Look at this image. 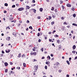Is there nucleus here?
<instances>
[{
  "label": "nucleus",
  "mask_w": 77,
  "mask_h": 77,
  "mask_svg": "<svg viewBox=\"0 0 77 77\" xmlns=\"http://www.w3.org/2000/svg\"><path fill=\"white\" fill-rule=\"evenodd\" d=\"M24 8H20L18 9V11H22L24 10Z\"/></svg>",
  "instance_id": "nucleus-1"
},
{
  "label": "nucleus",
  "mask_w": 77,
  "mask_h": 77,
  "mask_svg": "<svg viewBox=\"0 0 77 77\" xmlns=\"http://www.w3.org/2000/svg\"><path fill=\"white\" fill-rule=\"evenodd\" d=\"M76 48V46L75 45H73L72 47L73 50H75Z\"/></svg>",
  "instance_id": "nucleus-2"
},
{
  "label": "nucleus",
  "mask_w": 77,
  "mask_h": 77,
  "mask_svg": "<svg viewBox=\"0 0 77 77\" xmlns=\"http://www.w3.org/2000/svg\"><path fill=\"white\" fill-rule=\"evenodd\" d=\"M66 6H67V7H71V5L69 4L68 3L66 4Z\"/></svg>",
  "instance_id": "nucleus-3"
},
{
  "label": "nucleus",
  "mask_w": 77,
  "mask_h": 77,
  "mask_svg": "<svg viewBox=\"0 0 77 77\" xmlns=\"http://www.w3.org/2000/svg\"><path fill=\"white\" fill-rule=\"evenodd\" d=\"M4 64L5 66H7L8 65V63L7 62H5V63Z\"/></svg>",
  "instance_id": "nucleus-4"
},
{
  "label": "nucleus",
  "mask_w": 77,
  "mask_h": 77,
  "mask_svg": "<svg viewBox=\"0 0 77 77\" xmlns=\"http://www.w3.org/2000/svg\"><path fill=\"white\" fill-rule=\"evenodd\" d=\"M26 10H27L28 9H30V7H29V6L26 5Z\"/></svg>",
  "instance_id": "nucleus-5"
},
{
  "label": "nucleus",
  "mask_w": 77,
  "mask_h": 77,
  "mask_svg": "<svg viewBox=\"0 0 77 77\" xmlns=\"http://www.w3.org/2000/svg\"><path fill=\"white\" fill-rule=\"evenodd\" d=\"M59 64H60L59 63L57 62L56 63H55V65L57 66H58V65H59Z\"/></svg>",
  "instance_id": "nucleus-6"
},
{
  "label": "nucleus",
  "mask_w": 77,
  "mask_h": 77,
  "mask_svg": "<svg viewBox=\"0 0 77 77\" xmlns=\"http://www.w3.org/2000/svg\"><path fill=\"white\" fill-rule=\"evenodd\" d=\"M5 51L6 53H9L10 52V50H8L7 51L6 50Z\"/></svg>",
  "instance_id": "nucleus-7"
},
{
  "label": "nucleus",
  "mask_w": 77,
  "mask_h": 77,
  "mask_svg": "<svg viewBox=\"0 0 77 77\" xmlns=\"http://www.w3.org/2000/svg\"><path fill=\"white\" fill-rule=\"evenodd\" d=\"M39 11L40 12H42V11H43V8H40L39 9Z\"/></svg>",
  "instance_id": "nucleus-8"
},
{
  "label": "nucleus",
  "mask_w": 77,
  "mask_h": 77,
  "mask_svg": "<svg viewBox=\"0 0 77 77\" xmlns=\"http://www.w3.org/2000/svg\"><path fill=\"white\" fill-rule=\"evenodd\" d=\"M21 53H19L18 54V56H17L18 57H19V58H20V57H21Z\"/></svg>",
  "instance_id": "nucleus-9"
},
{
  "label": "nucleus",
  "mask_w": 77,
  "mask_h": 77,
  "mask_svg": "<svg viewBox=\"0 0 77 77\" xmlns=\"http://www.w3.org/2000/svg\"><path fill=\"white\" fill-rule=\"evenodd\" d=\"M72 25H73V26H76V27H77V24L75 23H73L72 24Z\"/></svg>",
  "instance_id": "nucleus-10"
},
{
  "label": "nucleus",
  "mask_w": 77,
  "mask_h": 77,
  "mask_svg": "<svg viewBox=\"0 0 77 77\" xmlns=\"http://www.w3.org/2000/svg\"><path fill=\"white\" fill-rule=\"evenodd\" d=\"M33 12H34L35 14H36V10L35 9H33Z\"/></svg>",
  "instance_id": "nucleus-11"
},
{
  "label": "nucleus",
  "mask_w": 77,
  "mask_h": 77,
  "mask_svg": "<svg viewBox=\"0 0 77 77\" xmlns=\"http://www.w3.org/2000/svg\"><path fill=\"white\" fill-rule=\"evenodd\" d=\"M23 66L24 67H26V63H23Z\"/></svg>",
  "instance_id": "nucleus-12"
},
{
  "label": "nucleus",
  "mask_w": 77,
  "mask_h": 77,
  "mask_svg": "<svg viewBox=\"0 0 77 77\" xmlns=\"http://www.w3.org/2000/svg\"><path fill=\"white\" fill-rule=\"evenodd\" d=\"M13 35H17V34L16 33V32H14L13 33Z\"/></svg>",
  "instance_id": "nucleus-13"
},
{
  "label": "nucleus",
  "mask_w": 77,
  "mask_h": 77,
  "mask_svg": "<svg viewBox=\"0 0 77 77\" xmlns=\"http://www.w3.org/2000/svg\"><path fill=\"white\" fill-rule=\"evenodd\" d=\"M45 63H46V64L48 65L49 64V63H50V61L46 62Z\"/></svg>",
  "instance_id": "nucleus-14"
},
{
  "label": "nucleus",
  "mask_w": 77,
  "mask_h": 77,
  "mask_svg": "<svg viewBox=\"0 0 77 77\" xmlns=\"http://www.w3.org/2000/svg\"><path fill=\"white\" fill-rule=\"evenodd\" d=\"M29 29H31V30H33V28H32V26H30L29 27Z\"/></svg>",
  "instance_id": "nucleus-15"
},
{
  "label": "nucleus",
  "mask_w": 77,
  "mask_h": 77,
  "mask_svg": "<svg viewBox=\"0 0 77 77\" xmlns=\"http://www.w3.org/2000/svg\"><path fill=\"white\" fill-rule=\"evenodd\" d=\"M54 36L55 38H56L57 37H59V35H54Z\"/></svg>",
  "instance_id": "nucleus-16"
},
{
  "label": "nucleus",
  "mask_w": 77,
  "mask_h": 77,
  "mask_svg": "<svg viewBox=\"0 0 77 77\" xmlns=\"http://www.w3.org/2000/svg\"><path fill=\"white\" fill-rule=\"evenodd\" d=\"M66 62L67 63V64H68V65H70V63H69V62L67 60L66 61Z\"/></svg>",
  "instance_id": "nucleus-17"
},
{
  "label": "nucleus",
  "mask_w": 77,
  "mask_h": 77,
  "mask_svg": "<svg viewBox=\"0 0 77 77\" xmlns=\"http://www.w3.org/2000/svg\"><path fill=\"white\" fill-rule=\"evenodd\" d=\"M38 69V65H37L35 68V69L36 70H37Z\"/></svg>",
  "instance_id": "nucleus-18"
},
{
  "label": "nucleus",
  "mask_w": 77,
  "mask_h": 77,
  "mask_svg": "<svg viewBox=\"0 0 77 77\" xmlns=\"http://www.w3.org/2000/svg\"><path fill=\"white\" fill-rule=\"evenodd\" d=\"M61 48V45H59V50H60V48Z\"/></svg>",
  "instance_id": "nucleus-19"
},
{
  "label": "nucleus",
  "mask_w": 77,
  "mask_h": 77,
  "mask_svg": "<svg viewBox=\"0 0 77 77\" xmlns=\"http://www.w3.org/2000/svg\"><path fill=\"white\" fill-rule=\"evenodd\" d=\"M5 6H8V4L7 3H5Z\"/></svg>",
  "instance_id": "nucleus-20"
},
{
  "label": "nucleus",
  "mask_w": 77,
  "mask_h": 77,
  "mask_svg": "<svg viewBox=\"0 0 77 77\" xmlns=\"http://www.w3.org/2000/svg\"><path fill=\"white\" fill-rule=\"evenodd\" d=\"M75 16H76V14H73V17H75Z\"/></svg>",
  "instance_id": "nucleus-21"
},
{
  "label": "nucleus",
  "mask_w": 77,
  "mask_h": 77,
  "mask_svg": "<svg viewBox=\"0 0 77 77\" xmlns=\"http://www.w3.org/2000/svg\"><path fill=\"white\" fill-rule=\"evenodd\" d=\"M33 54L34 56H36V52H34L33 53Z\"/></svg>",
  "instance_id": "nucleus-22"
},
{
  "label": "nucleus",
  "mask_w": 77,
  "mask_h": 77,
  "mask_svg": "<svg viewBox=\"0 0 77 77\" xmlns=\"http://www.w3.org/2000/svg\"><path fill=\"white\" fill-rule=\"evenodd\" d=\"M3 54H0V57H3Z\"/></svg>",
  "instance_id": "nucleus-23"
},
{
  "label": "nucleus",
  "mask_w": 77,
  "mask_h": 77,
  "mask_svg": "<svg viewBox=\"0 0 77 77\" xmlns=\"http://www.w3.org/2000/svg\"><path fill=\"white\" fill-rule=\"evenodd\" d=\"M43 36H44V37H45V39H47V37H45V35H44Z\"/></svg>",
  "instance_id": "nucleus-24"
},
{
  "label": "nucleus",
  "mask_w": 77,
  "mask_h": 77,
  "mask_svg": "<svg viewBox=\"0 0 77 77\" xmlns=\"http://www.w3.org/2000/svg\"><path fill=\"white\" fill-rule=\"evenodd\" d=\"M75 52H76L75 51H73L72 52V53H74V54H75Z\"/></svg>",
  "instance_id": "nucleus-25"
},
{
  "label": "nucleus",
  "mask_w": 77,
  "mask_h": 77,
  "mask_svg": "<svg viewBox=\"0 0 77 77\" xmlns=\"http://www.w3.org/2000/svg\"><path fill=\"white\" fill-rule=\"evenodd\" d=\"M14 19V17H12L11 18H10V20H11V21H12V20H13Z\"/></svg>",
  "instance_id": "nucleus-26"
},
{
  "label": "nucleus",
  "mask_w": 77,
  "mask_h": 77,
  "mask_svg": "<svg viewBox=\"0 0 77 77\" xmlns=\"http://www.w3.org/2000/svg\"><path fill=\"white\" fill-rule=\"evenodd\" d=\"M63 24H66V25H68V24H67V23H66V22H64Z\"/></svg>",
  "instance_id": "nucleus-27"
},
{
  "label": "nucleus",
  "mask_w": 77,
  "mask_h": 77,
  "mask_svg": "<svg viewBox=\"0 0 77 77\" xmlns=\"http://www.w3.org/2000/svg\"><path fill=\"white\" fill-rule=\"evenodd\" d=\"M10 39H11V37H8V41H10Z\"/></svg>",
  "instance_id": "nucleus-28"
},
{
  "label": "nucleus",
  "mask_w": 77,
  "mask_h": 77,
  "mask_svg": "<svg viewBox=\"0 0 77 77\" xmlns=\"http://www.w3.org/2000/svg\"><path fill=\"white\" fill-rule=\"evenodd\" d=\"M45 69H47V66H45Z\"/></svg>",
  "instance_id": "nucleus-29"
},
{
  "label": "nucleus",
  "mask_w": 77,
  "mask_h": 77,
  "mask_svg": "<svg viewBox=\"0 0 77 77\" xmlns=\"http://www.w3.org/2000/svg\"><path fill=\"white\" fill-rule=\"evenodd\" d=\"M15 5H13L12 6V8H15Z\"/></svg>",
  "instance_id": "nucleus-30"
},
{
  "label": "nucleus",
  "mask_w": 77,
  "mask_h": 77,
  "mask_svg": "<svg viewBox=\"0 0 77 77\" xmlns=\"http://www.w3.org/2000/svg\"><path fill=\"white\" fill-rule=\"evenodd\" d=\"M17 69H20V67H17Z\"/></svg>",
  "instance_id": "nucleus-31"
},
{
  "label": "nucleus",
  "mask_w": 77,
  "mask_h": 77,
  "mask_svg": "<svg viewBox=\"0 0 77 77\" xmlns=\"http://www.w3.org/2000/svg\"><path fill=\"white\" fill-rule=\"evenodd\" d=\"M62 8L63 9H65V7L63 5H62Z\"/></svg>",
  "instance_id": "nucleus-32"
},
{
  "label": "nucleus",
  "mask_w": 77,
  "mask_h": 77,
  "mask_svg": "<svg viewBox=\"0 0 77 77\" xmlns=\"http://www.w3.org/2000/svg\"><path fill=\"white\" fill-rule=\"evenodd\" d=\"M5 72H8V69H5Z\"/></svg>",
  "instance_id": "nucleus-33"
},
{
  "label": "nucleus",
  "mask_w": 77,
  "mask_h": 77,
  "mask_svg": "<svg viewBox=\"0 0 77 77\" xmlns=\"http://www.w3.org/2000/svg\"><path fill=\"white\" fill-rule=\"evenodd\" d=\"M37 36H40V33H39V32L38 33Z\"/></svg>",
  "instance_id": "nucleus-34"
},
{
  "label": "nucleus",
  "mask_w": 77,
  "mask_h": 77,
  "mask_svg": "<svg viewBox=\"0 0 77 77\" xmlns=\"http://www.w3.org/2000/svg\"><path fill=\"white\" fill-rule=\"evenodd\" d=\"M22 57H26V56H25V55H24V54H23L22 56Z\"/></svg>",
  "instance_id": "nucleus-35"
},
{
  "label": "nucleus",
  "mask_w": 77,
  "mask_h": 77,
  "mask_svg": "<svg viewBox=\"0 0 77 77\" xmlns=\"http://www.w3.org/2000/svg\"><path fill=\"white\" fill-rule=\"evenodd\" d=\"M51 17L49 16V20H51Z\"/></svg>",
  "instance_id": "nucleus-36"
},
{
  "label": "nucleus",
  "mask_w": 77,
  "mask_h": 77,
  "mask_svg": "<svg viewBox=\"0 0 77 77\" xmlns=\"http://www.w3.org/2000/svg\"><path fill=\"white\" fill-rule=\"evenodd\" d=\"M27 23H30V21L29 20H27L26 21Z\"/></svg>",
  "instance_id": "nucleus-37"
},
{
  "label": "nucleus",
  "mask_w": 77,
  "mask_h": 77,
  "mask_svg": "<svg viewBox=\"0 0 77 77\" xmlns=\"http://www.w3.org/2000/svg\"><path fill=\"white\" fill-rule=\"evenodd\" d=\"M16 6H17V7H18V6H19V4H16Z\"/></svg>",
  "instance_id": "nucleus-38"
},
{
  "label": "nucleus",
  "mask_w": 77,
  "mask_h": 77,
  "mask_svg": "<svg viewBox=\"0 0 77 77\" xmlns=\"http://www.w3.org/2000/svg\"><path fill=\"white\" fill-rule=\"evenodd\" d=\"M55 12L56 13L57 12V9H55Z\"/></svg>",
  "instance_id": "nucleus-39"
},
{
  "label": "nucleus",
  "mask_w": 77,
  "mask_h": 77,
  "mask_svg": "<svg viewBox=\"0 0 77 77\" xmlns=\"http://www.w3.org/2000/svg\"><path fill=\"white\" fill-rule=\"evenodd\" d=\"M38 30L39 32H40V31H41V28H39L38 29Z\"/></svg>",
  "instance_id": "nucleus-40"
},
{
  "label": "nucleus",
  "mask_w": 77,
  "mask_h": 77,
  "mask_svg": "<svg viewBox=\"0 0 77 77\" xmlns=\"http://www.w3.org/2000/svg\"><path fill=\"white\" fill-rule=\"evenodd\" d=\"M41 42V40L40 39H39L38 41V42Z\"/></svg>",
  "instance_id": "nucleus-41"
},
{
  "label": "nucleus",
  "mask_w": 77,
  "mask_h": 77,
  "mask_svg": "<svg viewBox=\"0 0 77 77\" xmlns=\"http://www.w3.org/2000/svg\"><path fill=\"white\" fill-rule=\"evenodd\" d=\"M69 62H71V57H70L69 58Z\"/></svg>",
  "instance_id": "nucleus-42"
},
{
  "label": "nucleus",
  "mask_w": 77,
  "mask_h": 77,
  "mask_svg": "<svg viewBox=\"0 0 77 77\" xmlns=\"http://www.w3.org/2000/svg\"><path fill=\"white\" fill-rule=\"evenodd\" d=\"M10 64L11 65H13V63H12V62H10Z\"/></svg>",
  "instance_id": "nucleus-43"
},
{
  "label": "nucleus",
  "mask_w": 77,
  "mask_h": 77,
  "mask_svg": "<svg viewBox=\"0 0 77 77\" xmlns=\"http://www.w3.org/2000/svg\"><path fill=\"white\" fill-rule=\"evenodd\" d=\"M57 42L58 43H59L60 42V41H59V40H58L57 41Z\"/></svg>",
  "instance_id": "nucleus-44"
},
{
  "label": "nucleus",
  "mask_w": 77,
  "mask_h": 77,
  "mask_svg": "<svg viewBox=\"0 0 77 77\" xmlns=\"http://www.w3.org/2000/svg\"><path fill=\"white\" fill-rule=\"evenodd\" d=\"M45 57H42V59H44Z\"/></svg>",
  "instance_id": "nucleus-45"
},
{
  "label": "nucleus",
  "mask_w": 77,
  "mask_h": 77,
  "mask_svg": "<svg viewBox=\"0 0 77 77\" xmlns=\"http://www.w3.org/2000/svg\"><path fill=\"white\" fill-rule=\"evenodd\" d=\"M37 18L39 20V19H40V18H41V17L38 16V17H37Z\"/></svg>",
  "instance_id": "nucleus-46"
},
{
  "label": "nucleus",
  "mask_w": 77,
  "mask_h": 77,
  "mask_svg": "<svg viewBox=\"0 0 77 77\" xmlns=\"http://www.w3.org/2000/svg\"><path fill=\"white\" fill-rule=\"evenodd\" d=\"M54 23V22H52L51 23V24L52 25H53V24Z\"/></svg>",
  "instance_id": "nucleus-47"
},
{
  "label": "nucleus",
  "mask_w": 77,
  "mask_h": 77,
  "mask_svg": "<svg viewBox=\"0 0 77 77\" xmlns=\"http://www.w3.org/2000/svg\"><path fill=\"white\" fill-rule=\"evenodd\" d=\"M58 71L59 72H62V70H59Z\"/></svg>",
  "instance_id": "nucleus-48"
},
{
  "label": "nucleus",
  "mask_w": 77,
  "mask_h": 77,
  "mask_svg": "<svg viewBox=\"0 0 77 77\" xmlns=\"http://www.w3.org/2000/svg\"><path fill=\"white\" fill-rule=\"evenodd\" d=\"M41 50H42V51H44V49L43 48H42Z\"/></svg>",
  "instance_id": "nucleus-49"
},
{
  "label": "nucleus",
  "mask_w": 77,
  "mask_h": 77,
  "mask_svg": "<svg viewBox=\"0 0 77 77\" xmlns=\"http://www.w3.org/2000/svg\"><path fill=\"white\" fill-rule=\"evenodd\" d=\"M34 62H37V60L35 59L34 60Z\"/></svg>",
  "instance_id": "nucleus-50"
},
{
  "label": "nucleus",
  "mask_w": 77,
  "mask_h": 77,
  "mask_svg": "<svg viewBox=\"0 0 77 77\" xmlns=\"http://www.w3.org/2000/svg\"><path fill=\"white\" fill-rule=\"evenodd\" d=\"M52 9H51V11H54V7H52Z\"/></svg>",
  "instance_id": "nucleus-51"
},
{
  "label": "nucleus",
  "mask_w": 77,
  "mask_h": 77,
  "mask_svg": "<svg viewBox=\"0 0 77 77\" xmlns=\"http://www.w3.org/2000/svg\"><path fill=\"white\" fill-rule=\"evenodd\" d=\"M26 31H28L29 30V28H27L26 29Z\"/></svg>",
  "instance_id": "nucleus-52"
},
{
  "label": "nucleus",
  "mask_w": 77,
  "mask_h": 77,
  "mask_svg": "<svg viewBox=\"0 0 77 77\" xmlns=\"http://www.w3.org/2000/svg\"><path fill=\"white\" fill-rule=\"evenodd\" d=\"M2 53H3V54H4V53H5V52H4V51H2Z\"/></svg>",
  "instance_id": "nucleus-53"
},
{
  "label": "nucleus",
  "mask_w": 77,
  "mask_h": 77,
  "mask_svg": "<svg viewBox=\"0 0 77 77\" xmlns=\"http://www.w3.org/2000/svg\"><path fill=\"white\" fill-rule=\"evenodd\" d=\"M77 59V56L75 57L74 58V60H75V59Z\"/></svg>",
  "instance_id": "nucleus-54"
},
{
  "label": "nucleus",
  "mask_w": 77,
  "mask_h": 77,
  "mask_svg": "<svg viewBox=\"0 0 77 77\" xmlns=\"http://www.w3.org/2000/svg\"><path fill=\"white\" fill-rule=\"evenodd\" d=\"M52 17L53 18H55V16H54V15H52Z\"/></svg>",
  "instance_id": "nucleus-55"
},
{
  "label": "nucleus",
  "mask_w": 77,
  "mask_h": 77,
  "mask_svg": "<svg viewBox=\"0 0 77 77\" xmlns=\"http://www.w3.org/2000/svg\"><path fill=\"white\" fill-rule=\"evenodd\" d=\"M34 49H36L37 48V47H36L35 46L34 47Z\"/></svg>",
  "instance_id": "nucleus-56"
},
{
  "label": "nucleus",
  "mask_w": 77,
  "mask_h": 77,
  "mask_svg": "<svg viewBox=\"0 0 77 77\" xmlns=\"http://www.w3.org/2000/svg\"><path fill=\"white\" fill-rule=\"evenodd\" d=\"M51 57H53V55L52 54H51Z\"/></svg>",
  "instance_id": "nucleus-57"
},
{
  "label": "nucleus",
  "mask_w": 77,
  "mask_h": 77,
  "mask_svg": "<svg viewBox=\"0 0 77 77\" xmlns=\"http://www.w3.org/2000/svg\"><path fill=\"white\" fill-rule=\"evenodd\" d=\"M32 2H33V3H35V0H32Z\"/></svg>",
  "instance_id": "nucleus-58"
},
{
  "label": "nucleus",
  "mask_w": 77,
  "mask_h": 77,
  "mask_svg": "<svg viewBox=\"0 0 77 77\" xmlns=\"http://www.w3.org/2000/svg\"><path fill=\"white\" fill-rule=\"evenodd\" d=\"M61 20H63V19H64V18L63 17H61Z\"/></svg>",
  "instance_id": "nucleus-59"
},
{
  "label": "nucleus",
  "mask_w": 77,
  "mask_h": 77,
  "mask_svg": "<svg viewBox=\"0 0 77 77\" xmlns=\"http://www.w3.org/2000/svg\"><path fill=\"white\" fill-rule=\"evenodd\" d=\"M26 15H28V14H29V12H27L26 13Z\"/></svg>",
  "instance_id": "nucleus-60"
},
{
  "label": "nucleus",
  "mask_w": 77,
  "mask_h": 77,
  "mask_svg": "<svg viewBox=\"0 0 77 77\" xmlns=\"http://www.w3.org/2000/svg\"><path fill=\"white\" fill-rule=\"evenodd\" d=\"M32 51H35V49L34 48L33 49Z\"/></svg>",
  "instance_id": "nucleus-61"
},
{
  "label": "nucleus",
  "mask_w": 77,
  "mask_h": 77,
  "mask_svg": "<svg viewBox=\"0 0 77 77\" xmlns=\"http://www.w3.org/2000/svg\"><path fill=\"white\" fill-rule=\"evenodd\" d=\"M4 13H6V12H7V11H4Z\"/></svg>",
  "instance_id": "nucleus-62"
},
{
  "label": "nucleus",
  "mask_w": 77,
  "mask_h": 77,
  "mask_svg": "<svg viewBox=\"0 0 77 77\" xmlns=\"http://www.w3.org/2000/svg\"><path fill=\"white\" fill-rule=\"evenodd\" d=\"M66 27H67V28H69V27H70L69 26H66Z\"/></svg>",
  "instance_id": "nucleus-63"
},
{
  "label": "nucleus",
  "mask_w": 77,
  "mask_h": 77,
  "mask_svg": "<svg viewBox=\"0 0 77 77\" xmlns=\"http://www.w3.org/2000/svg\"><path fill=\"white\" fill-rule=\"evenodd\" d=\"M66 77H69V76L68 75H67Z\"/></svg>",
  "instance_id": "nucleus-64"
}]
</instances>
